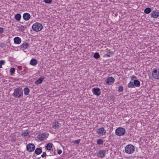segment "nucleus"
<instances>
[{
	"mask_svg": "<svg viewBox=\"0 0 159 159\" xmlns=\"http://www.w3.org/2000/svg\"><path fill=\"white\" fill-rule=\"evenodd\" d=\"M92 90L93 93L97 96H99L101 94L100 89L98 87L93 88Z\"/></svg>",
	"mask_w": 159,
	"mask_h": 159,
	"instance_id": "obj_9",
	"label": "nucleus"
},
{
	"mask_svg": "<svg viewBox=\"0 0 159 159\" xmlns=\"http://www.w3.org/2000/svg\"><path fill=\"white\" fill-rule=\"evenodd\" d=\"M14 43L17 44H20L21 42V39L18 37H15L14 38Z\"/></svg>",
	"mask_w": 159,
	"mask_h": 159,
	"instance_id": "obj_16",
	"label": "nucleus"
},
{
	"mask_svg": "<svg viewBox=\"0 0 159 159\" xmlns=\"http://www.w3.org/2000/svg\"><path fill=\"white\" fill-rule=\"evenodd\" d=\"M97 143L98 145L102 144L103 143V141L101 139H99L97 140Z\"/></svg>",
	"mask_w": 159,
	"mask_h": 159,
	"instance_id": "obj_27",
	"label": "nucleus"
},
{
	"mask_svg": "<svg viewBox=\"0 0 159 159\" xmlns=\"http://www.w3.org/2000/svg\"><path fill=\"white\" fill-rule=\"evenodd\" d=\"M93 57L96 59H98L100 55L98 53L96 52L94 54Z\"/></svg>",
	"mask_w": 159,
	"mask_h": 159,
	"instance_id": "obj_28",
	"label": "nucleus"
},
{
	"mask_svg": "<svg viewBox=\"0 0 159 159\" xmlns=\"http://www.w3.org/2000/svg\"><path fill=\"white\" fill-rule=\"evenodd\" d=\"M123 90V87L122 86H119L118 89V92H122Z\"/></svg>",
	"mask_w": 159,
	"mask_h": 159,
	"instance_id": "obj_29",
	"label": "nucleus"
},
{
	"mask_svg": "<svg viewBox=\"0 0 159 159\" xmlns=\"http://www.w3.org/2000/svg\"><path fill=\"white\" fill-rule=\"evenodd\" d=\"M47 154L45 152H43V154L41 155V157H46Z\"/></svg>",
	"mask_w": 159,
	"mask_h": 159,
	"instance_id": "obj_35",
	"label": "nucleus"
},
{
	"mask_svg": "<svg viewBox=\"0 0 159 159\" xmlns=\"http://www.w3.org/2000/svg\"><path fill=\"white\" fill-rule=\"evenodd\" d=\"M106 131L103 127H101L98 129L97 133L100 136H103L105 134Z\"/></svg>",
	"mask_w": 159,
	"mask_h": 159,
	"instance_id": "obj_7",
	"label": "nucleus"
},
{
	"mask_svg": "<svg viewBox=\"0 0 159 159\" xmlns=\"http://www.w3.org/2000/svg\"><path fill=\"white\" fill-rule=\"evenodd\" d=\"M134 87H139L140 86V82L138 80H134Z\"/></svg>",
	"mask_w": 159,
	"mask_h": 159,
	"instance_id": "obj_18",
	"label": "nucleus"
},
{
	"mask_svg": "<svg viewBox=\"0 0 159 159\" xmlns=\"http://www.w3.org/2000/svg\"><path fill=\"white\" fill-rule=\"evenodd\" d=\"M152 75L153 78L159 80V68L153 69L152 72Z\"/></svg>",
	"mask_w": 159,
	"mask_h": 159,
	"instance_id": "obj_4",
	"label": "nucleus"
},
{
	"mask_svg": "<svg viewBox=\"0 0 159 159\" xmlns=\"http://www.w3.org/2000/svg\"><path fill=\"white\" fill-rule=\"evenodd\" d=\"M151 11V9L149 7H147L144 10V12L145 13L148 14Z\"/></svg>",
	"mask_w": 159,
	"mask_h": 159,
	"instance_id": "obj_24",
	"label": "nucleus"
},
{
	"mask_svg": "<svg viewBox=\"0 0 159 159\" xmlns=\"http://www.w3.org/2000/svg\"><path fill=\"white\" fill-rule=\"evenodd\" d=\"M32 28L33 30L38 32L41 31L43 27L40 23L36 22L32 25Z\"/></svg>",
	"mask_w": 159,
	"mask_h": 159,
	"instance_id": "obj_3",
	"label": "nucleus"
},
{
	"mask_svg": "<svg viewBox=\"0 0 159 159\" xmlns=\"http://www.w3.org/2000/svg\"><path fill=\"white\" fill-rule=\"evenodd\" d=\"M37 63L38 61L35 59H32L30 61V64L32 66H35Z\"/></svg>",
	"mask_w": 159,
	"mask_h": 159,
	"instance_id": "obj_17",
	"label": "nucleus"
},
{
	"mask_svg": "<svg viewBox=\"0 0 159 159\" xmlns=\"http://www.w3.org/2000/svg\"><path fill=\"white\" fill-rule=\"evenodd\" d=\"M125 152L128 154H131L133 153L135 150L134 147L131 144H129L126 146L125 148Z\"/></svg>",
	"mask_w": 159,
	"mask_h": 159,
	"instance_id": "obj_2",
	"label": "nucleus"
},
{
	"mask_svg": "<svg viewBox=\"0 0 159 159\" xmlns=\"http://www.w3.org/2000/svg\"><path fill=\"white\" fill-rule=\"evenodd\" d=\"M12 95L14 97L18 98H22L23 96V91L19 88H16L14 90V92L12 94Z\"/></svg>",
	"mask_w": 159,
	"mask_h": 159,
	"instance_id": "obj_1",
	"label": "nucleus"
},
{
	"mask_svg": "<svg viewBox=\"0 0 159 159\" xmlns=\"http://www.w3.org/2000/svg\"><path fill=\"white\" fill-rule=\"evenodd\" d=\"M4 31V29L3 28L0 27V34L2 33Z\"/></svg>",
	"mask_w": 159,
	"mask_h": 159,
	"instance_id": "obj_37",
	"label": "nucleus"
},
{
	"mask_svg": "<svg viewBox=\"0 0 159 159\" xmlns=\"http://www.w3.org/2000/svg\"><path fill=\"white\" fill-rule=\"evenodd\" d=\"M29 44L28 43L26 42H24L20 45L21 48L23 50L26 49L28 48L29 46Z\"/></svg>",
	"mask_w": 159,
	"mask_h": 159,
	"instance_id": "obj_15",
	"label": "nucleus"
},
{
	"mask_svg": "<svg viewBox=\"0 0 159 159\" xmlns=\"http://www.w3.org/2000/svg\"><path fill=\"white\" fill-rule=\"evenodd\" d=\"M106 152V151L105 150H100L97 153V155L98 157L101 158H103L105 157Z\"/></svg>",
	"mask_w": 159,
	"mask_h": 159,
	"instance_id": "obj_10",
	"label": "nucleus"
},
{
	"mask_svg": "<svg viewBox=\"0 0 159 159\" xmlns=\"http://www.w3.org/2000/svg\"><path fill=\"white\" fill-rule=\"evenodd\" d=\"M127 86L129 88H133L134 87V83L131 81L128 84Z\"/></svg>",
	"mask_w": 159,
	"mask_h": 159,
	"instance_id": "obj_25",
	"label": "nucleus"
},
{
	"mask_svg": "<svg viewBox=\"0 0 159 159\" xmlns=\"http://www.w3.org/2000/svg\"><path fill=\"white\" fill-rule=\"evenodd\" d=\"M26 148L28 151L32 152L34 150L35 147L34 144L32 143H29L27 145Z\"/></svg>",
	"mask_w": 159,
	"mask_h": 159,
	"instance_id": "obj_8",
	"label": "nucleus"
},
{
	"mask_svg": "<svg viewBox=\"0 0 159 159\" xmlns=\"http://www.w3.org/2000/svg\"><path fill=\"white\" fill-rule=\"evenodd\" d=\"M61 125L57 121H54L52 124V128L55 129H57L58 127H60Z\"/></svg>",
	"mask_w": 159,
	"mask_h": 159,
	"instance_id": "obj_13",
	"label": "nucleus"
},
{
	"mask_svg": "<svg viewBox=\"0 0 159 159\" xmlns=\"http://www.w3.org/2000/svg\"><path fill=\"white\" fill-rule=\"evenodd\" d=\"M23 17L25 20L27 21L30 19L31 16L29 13H25L23 14Z\"/></svg>",
	"mask_w": 159,
	"mask_h": 159,
	"instance_id": "obj_14",
	"label": "nucleus"
},
{
	"mask_svg": "<svg viewBox=\"0 0 159 159\" xmlns=\"http://www.w3.org/2000/svg\"><path fill=\"white\" fill-rule=\"evenodd\" d=\"M44 79V78L42 77L39 78L37 81H35V84H41Z\"/></svg>",
	"mask_w": 159,
	"mask_h": 159,
	"instance_id": "obj_19",
	"label": "nucleus"
},
{
	"mask_svg": "<svg viewBox=\"0 0 159 159\" xmlns=\"http://www.w3.org/2000/svg\"><path fill=\"white\" fill-rule=\"evenodd\" d=\"M125 132V129L122 127L117 128L115 131L116 134L118 136H123Z\"/></svg>",
	"mask_w": 159,
	"mask_h": 159,
	"instance_id": "obj_5",
	"label": "nucleus"
},
{
	"mask_svg": "<svg viewBox=\"0 0 159 159\" xmlns=\"http://www.w3.org/2000/svg\"><path fill=\"white\" fill-rule=\"evenodd\" d=\"M57 154H60L62 153V151L60 149H59L57 151Z\"/></svg>",
	"mask_w": 159,
	"mask_h": 159,
	"instance_id": "obj_38",
	"label": "nucleus"
},
{
	"mask_svg": "<svg viewBox=\"0 0 159 159\" xmlns=\"http://www.w3.org/2000/svg\"><path fill=\"white\" fill-rule=\"evenodd\" d=\"M24 91L25 95H27L29 94L30 92V90L28 88L26 87L24 88Z\"/></svg>",
	"mask_w": 159,
	"mask_h": 159,
	"instance_id": "obj_21",
	"label": "nucleus"
},
{
	"mask_svg": "<svg viewBox=\"0 0 159 159\" xmlns=\"http://www.w3.org/2000/svg\"><path fill=\"white\" fill-rule=\"evenodd\" d=\"M52 148V144L50 143H49L47 145L46 148V149L48 150H51V148Z\"/></svg>",
	"mask_w": 159,
	"mask_h": 159,
	"instance_id": "obj_26",
	"label": "nucleus"
},
{
	"mask_svg": "<svg viewBox=\"0 0 159 159\" xmlns=\"http://www.w3.org/2000/svg\"><path fill=\"white\" fill-rule=\"evenodd\" d=\"M42 152V149L39 148H36L35 151V153L37 155L40 154Z\"/></svg>",
	"mask_w": 159,
	"mask_h": 159,
	"instance_id": "obj_22",
	"label": "nucleus"
},
{
	"mask_svg": "<svg viewBox=\"0 0 159 159\" xmlns=\"http://www.w3.org/2000/svg\"><path fill=\"white\" fill-rule=\"evenodd\" d=\"M47 137V135L44 133L39 134L38 136V139L40 141L45 140Z\"/></svg>",
	"mask_w": 159,
	"mask_h": 159,
	"instance_id": "obj_12",
	"label": "nucleus"
},
{
	"mask_svg": "<svg viewBox=\"0 0 159 159\" xmlns=\"http://www.w3.org/2000/svg\"><path fill=\"white\" fill-rule=\"evenodd\" d=\"M21 17V16L20 14H16L15 16V19L17 21H20V20Z\"/></svg>",
	"mask_w": 159,
	"mask_h": 159,
	"instance_id": "obj_23",
	"label": "nucleus"
},
{
	"mask_svg": "<svg viewBox=\"0 0 159 159\" xmlns=\"http://www.w3.org/2000/svg\"><path fill=\"white\" fill-rule=\"evenodd\" d=\"M115 81L114 78L112 77H109L105 80V83L108 85H111Z\"/></svg>",
	"mask_w": 159,
	"mask_h": 159,
	"instance_id": "obj_6",
	"label": "nucleus"
},
{
	"mask_svg": "<svg viewBox=\"0 0 159 159\" xmlns=\"http://www.w3.org/2000/svg\"><path fill=\"white\" fill-rule=\"evenodd\" d=\"M25 27L23 25H21L20 27V29L21 31H23L25 30Z\"/></svg>",
	"mask_w": 159,
	"mask_h": 159,
	"instance_id": "obj_34",
	"label": "nucleus"
},
{
	"mask_svg": "<svg viewBox=\"0 0 159 159\" xmlns=\"http://www.w3.org/2000/svg\"><path fill=\"white\" fill-rule=\"evenodd\" d=\"M73 143L75 144H78L80 143V140H75L73 141Z\"/></svg>",
	"mask_w": 159,
	"mask_h": 159,
	"instance_id": "obj_36",
	"label": "nucleus"
},
{
	"mask_svg": "<svg viewBox=\"0 0 159 159\" xmlns=\"http://www.w3.org/2000/svg\"><path fill=\"white\" fill-rule=\"evenodd\" d=\"M151 17L154 18H156L159 16V12L157 10L153 11L150 14Z\"/></svg>",
	"mask_w": 159,
	"mask_h": 159,
	"instance_id": "obj_11",
	"label": "nucleus"
},
{
	"mask_svg": "<svg viewBox=\"0 0 159 159\" xmlns=\"http://www.w3.org/2000/svg\"><path fill=\"white\" fill-rule=\"evenodd\" d=\"M29 134V131L27 130H26L23 131L21 135L24 137H25L28 136Z\"/></svg>",
	"mask_w": 159,
	"mask_h": 159,
	"instance_id": "obj_20",
	"label": "nucleus"
},
{
	"mask_svg": "<svg viewBox=\"0 0 159 159\" xmlns=\"http://www.w3.org/2000/svg\"><path fill=\"white\" fill-rule=\"evenodd\" d=\"M43 1L47 3H50L52 2V0H43Z\"/></svg>",
	"mask_w": 159,
	"mask_h": 159,
	"instance_id": "obj_33",
	"label": "nucleus"
},
{
	"mask_svg": "<svg viewBox=\"0 0 159 159\" xmlns=\"http://www.w3.org/2000/svg\"><path fill=\"white\" fill-rule=\"evenodd\" d=\"M15 71V69L14 68H11L10 70V72L11 73V75H12V74Z\"/></svg>",
	"mask_w": 159,
	"mask_h": 159,
	"instance_id": "obj_31",
	"label": "nucleus"
},
{
	"mask_svg": "<svg viewBox=\"0 0 159 159\" xmlns=\"http://www.w3.org/2000/svg\"><path fill=\"white\" fill-rule=\"evenodd\" d=\"M5 61L4 60L0 61V68H2V65L4 64Z\"/></svg>",
	"mask_w": 159,
	"mask_h": 159,
	"instance_id": "obj_32",
	"label": "nucleus"
},
{
	"mask_svg": "<svg viewBox=\"0 0 159 159\" xmlns=\"http://www.w3.org/2000/svg\"><path fill=\"white\" fill-rule=\"evenodd\" d=\"M113 54V52L112 51H110L109 52L108 54L107 55V56L110 57L111 56H112Z\"/></svg>",
	"mask_w": 159,
	"mask_h": 159,
	"instance_id": "obj_30",
	"label": "nucleus"
}]
</instances>
